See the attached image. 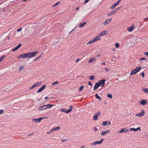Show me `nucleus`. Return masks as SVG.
Segmentation results:
<instances>
[{"mask_svg":"<svg viewBox=\"0 0 148 148\" xmlns=\"http://www.w3.org/2000/svg\"><path fill=\"white\" fill-rule=\"evenodd\" d=\"M141 69V67L140 66L136 67L135 69L132 71L130 73V75H132L136 74Z\"/></svg>","mask_w":148,"mask_h":148,"instance_id":"nucleus-1","label":"nucleus"},{"mask_svg":"<svg viewBox=\"0 0 148 148\" xmlns=\"http://www.w3.org/2000/svg\"><path fill=\"white\" fill-rule=\"evenodd\" d=\"M38 52V51L36 52H29L28 53H27V57L29 58L33 57L35 56L37 53Z\"/></svg>","mask_w":148,"mask_h":148,"instance_id":"nucleus-2","label":"nucleus"},{"mask_svg":"<svg viewBox=\"0 0 148 148\" xmlns=\"http://www.w3.org/2000/svg\"><path fill=\"white\" fill-rule=\"evenodd\" d=\"M101 85H102V79L100 80L97 82L95 83L94 86V90H95L97 89Z\"/></svg>","mask_w":148,"mask_h":148,"instance_id":"nucleus-3","label":"nucleus"},{"mask_svg":"<svg viewBox=\"0 0 148 148\" xmlns=\"http://www.w3.org/2000/svg\"><path fill=\"white\" fill-rule=\"evenodd\" d=\"M41 84V82H38L29 88V90H31L36 87H38L40 86Z\"/></svg>","mask_w":148,"mask_h":148,"instance_id":"nucleus-4","label":"nucleus"},{"mask_svg":"<svg viewBox=\"0 0 148 148\" xmlns=\"http://www.w3.org/2000/svg\"><path fill=\"white\" fill-rule=\"evenodd\" d=\"M27 57V53H22L18 57H17V58L22 59L26 58Z\"/></svg>","mask_w":148,"mask_h":148,"instance_id":"nucleus-5","label":"nucleus"},{"mask_svg":"<svg viewBox=\"0 0 148 148\" xmlns=\"http://www.w3.org/2000/svg\"><path fill=\"white\" fill-rule=\"evenodd\" d=\"M100 113L101 112L100 111L96 113L93 116V119L95 121L97 120L98 118V116H99Z\"/></svg>","mask_w":148,"mask_h":148,"instance_id":"nucleus-6","label":"nucleus"},{"mask_svg":"<svg viewBox=\"0 0 148 148\" xmlns=\"http://www.w3.org/2000/svg\"><path fill=\"white\" fill-rule=\"evenodd\" d=\"M102 143V139H100V141H97L95 142L92 143H91V145H96L97 144H101Z\"/></svg>","mask_w":148,"mask_h":148,"instance_id":"nucleus-7","label":"nucleus"},{"mask_svg":"<svg viewBox=\"0 0 148 148\" xmlns=\"http://www.w3.org/2000/svg\"><path fill=\"white\" fill-rule=\"evenodd\" d=\"M47 108V107L46 106V105H44L43 106H41L40 107L38 110L39 111L42 110H45Z\"/></svg>","mask_w":148,"mask_h":148,"instance_id":"nucleus-8","label":"nucleus"},{"mask_svg":"<svg viewBox=\"0 0 148 148\" xmlns=\"http://www.w3.org/2000/svg\"><path fill=\"white\" fill-rule=\"evenodd\" d=\"M22 45V44L21 43L18 44L17 46L16 47H15L14 49H13L12 50V51H14L17 50Z\"/></svg>","mask_w":148,"mask_h":148,"instance_id":"nucleus-9","label":"nucleus"},{"mask_svg":"<svg viewBox=\"0 0 148 148\" xmlns=\"http://www.w3.org/2000/svg\"><path fill=\"white\" fill-rule=\"evenodd\" d=\"M46 87V85H44L42 86L39 90L37 91V92L39 93L42 91Z\"/></svg>","mask_w":148,"mask_h":148,"instance_id":"nucleus-10","label":"nucleus"},{"mask_svg":"<svg viewBox=\"0 0 148 148\" xmlns=\"http://www.w3.org/2000/svg\"><path fill=\"white\" fill-rule=\"evenodd\" d=\"M145 114V111L144 110H141V112L138 114H136V115L137 116H143Z\"/></svg>","mask_w":148,"mask_h":148,"instance_id":"nucleus-11","label":"nucleus"},{"mask_svg":"<svg viewBox=\"0 0 148 148\" xmlns=\"http://www.w3.org/2000/svg\"><path fill=\"white\" fill-rule=\"evenodd\" d=\"M112 20V18H110V19H108L107 20H106V21H104L103 23V24L104 25H106L107 24L109 23Z\"/></svg>","mask_w":148,"mask_h":148,"instance_id":"nucleus-12","label":"nucleus"},{"mask_svg":"<svg viewBox=\"0 0 148 148\" xmlns=\"http://www.w3.org/2000/svg\"><path fill=\"white\" fill-rule=\"evenodd\" d=\"M140 103L143 105H145L147 103V101L145 100H142L140 102Z\"/></svg>","mask_w":148,"mask_h":148,"instance_id":"nucleus-13","label":"nucleus"},{"mask_svg":"<svg viewBox=\"0 0 148 148\" xmlns=\"http://www.w3.org/2000/svg\"><path fill=\"white\" fill-rule=\"evenodd\" d=\"M109 31V29H108L107 30L102 31V36L103 35H105L107 34L108 33Z\"/></svg>","mask_w":148,"mask_h":148,"instance_id":"nucleus-14","label":"nucleus"},{"mask_svg":"<svg viewBox=\"0 0 148 148\" xmlns=\"http://www.w3.org/2000/svg\"><path fill=\"white\" fill-rule=\"evenodd\" d=\"M110 132V130H108L106 131H102V136L105 135L106 133H109Z\"/></svg>","mask_w":148,"mask_h":148,"instance_id":"nucleus-15","label":"nucleus"},{"mask_svg":"<svg viewBox=\"0 0 148 148\" xmlns=\"http://www.w3.org/2000/svg\"><path fill=\"white\" fill-rule=\"evenodd\" d=\"M118 5L116 2L114 4H113L110 8V9H113L115 7Z\"/></svg>","mask_w":148,"mask_h":148,"instance_id":"nucleus-16","label":"nucleus"},{"mask_svg":"<svg viewBox=\"0 0 148 148\" xmlns=\"http://www.w3.org/2000/svg\"><path fill=\"white\" fill-rule=\"evenodd\" d=\"M73 107L72 106H70L69 107L68 110H67V111H66V112H71V111L73 110Z\"/></svg>","mask_w":148,"mask_h":148,"instance_id":"nucleus-17","label":"nucleus"},{"mask_svg":"<svg viewBox=\"0 0 148 148\" xmlns=\"http://www.w3.org/2000/svg\"><path fill=\"white\" fill-rule=\"evenodd\" d=\"M126 128H122L121 130H120L118 133H121L122 132H125V130L126 129Z\"/></svg>","mask_w":148,"mask_h":148,"instance_id":"nucleus-18","label":"nucleus"},{"mask_svg":"<svg viewBox=\"0 0 148 148\" xmlns=\"http://www.w3.org/2000/svg\"><path fill=\"white\" fill-rule=\"evenodd\" d=\"M60 127H56L52 129V131L54 132V131L58 130L60 129Z\"/></svg>","mask_w":148,"mask_h":148,"instance_id":"nucleus-19","label":"nucleus"},{"mask_svg":"<svg viewBox=\"0 0 148 148\" xmlns=\"http://www.w3.org/2000/svg\"><path fill=\"white\" fill-rule=\"evenodd\" d=\"M95 96L96 99H99L100 101H101V98L97 94H96L95 95Z\"/></svg>","mask_w":148,"mask_h":148,"instance_id":"nucleus-20","label":"nucleus"},{"mask_svg":"<svg viewBox=\"0 0 148 148\" xmlns=\"http://www.w3.org/2000/svg\"><path fill=\"white\" fill-rule=\"evenodd\" d=\"M101 38H100V36H98L96 37L95 38H94V40H95V42L96 41L99 40H101Z\"/></svg>","mask_w":148,"mask_h":148,"instance_id":"nucleus-21","label":"nucleus"},{"mask_svg":"<svg viewBox=\"0 0 148 148\" xmlns=\"http://www.w3.org/2000/svg\"><path fill=\"white\" fill-rule=\"evenodd\" d=\"M142 90L148 94V88H142Z\"/></svg>","mask_w":148,"mask_h":148,"instance_id":"nucleus-22","label":"nucleus"},{"mask_svg":"<svg viewBox=\"0 0 148 148\" xmlns=\"http://www.w3.org/2000/svg\"><path fill=\"white\" fill-rule=\"evenodd\" d=\"M95 75H92L89 78V79L93 80L95 79Z\"/></svg>","mask_w":148,"mask_h":148,"instance_id":"nucleus-23","label":"nucleus"},{"mask_svg":"<svg viewBox=\"0 0 148 148\" xmlns=\"http://www.w3.org/2000/svg\"><path fill=\"white\" fill-rule=\"evenodd\" d=\"M44 119V117H40V118L37 119L36 120H37V122H40L41 121Z\"/></svg>","mask_w":148,"mask_h":148,"instance_id":"nucleus-24","label":"nucleus"},{"mask_svg":"<svg viewBox=\"0 0 148 148\" xmlns=\"http://www.w3.org/2000/svg\"><path fill=\"white\" fill-rule=\"evenodd\" d=\"M61 110L62 112H65L66 114L69 113V112H66V111H67V110H66L65 108H62Z\"/></svg>","mask_w":148,"mask_h":148,"instance_id":"nucleus-25","label":"nucleus"},{"mask_svg":"<svg viewBox=\"0 0 148 148\" xmlns=\"http://www.w3.org/2000/svg\"><path fill=\"white\" fill-rule=\"evenodd\" d=\"M53 106V104H47L46 105V106L47 108H51Z\"/></svg>","mask_w":148,"mask_h":148,"instance_id":"nucleus-26","label":"nucleus"},{"mask_svg":"<svg viewBox=\"0 0 148 148\" xmlns=\"http://www.w3.org/2000/svg\"><path fill=\"white\" fill-rule=\"evenodd\" d=\"M42 54H43V53L41 54L39 56L36 58H35V59L34 60V61H36L38 60L41 57V56H42Z\"/></svg>","mask_w":148,"mask_h":148,"instance_id":"nucleus-27","label":"nucleus"},{"mask_svg":"<svg viewBox=\"0 0 148 148\" xmlns=\"http://www.w3.org/2000/svg\"><path fill=\"white\" fill-rule=\"evenodd\" d=\"M95 42V40H94V39L91 40L87 44H92V43H93L94 42Z\"/></svg>","mask_w":148,"mask_h":148,"instance_id":"nucleus-28","label":"nucleus"},{"mask_svg":"<svg viewBox=\"0 0 148 148\" xmlns=\"http://www.w3.org/2000/svg\"><path fill=\"white\" fill-rule=\"evenodd\" d=\"M129 130H131V131H134V132H136L137 131V130H136V128H130L129 129Z\"/></svg>","mask_w":148,"mask_h":148,"instance_id":"nucleus-29","label":"nucleus"},{"mask_svg":"<svg viewBox=\"0 0 148 148\" xmlns=\"http://www.w3.org/2000/svg\"><path fill=\"white\" fill-rule=\"evenodd\" d=\"M108 124V121H104L102 123V125H106Z\"/></svg>","mask_w":148,"mask_h":148,"instance_id":"nucleus-30","label":"nucleus"},{"mask_svg":"<svg viewBox=\"0 0 148 148\" xmlns=\"http://www.w3.org/2000/svg\"><path fill=\"white\" fill-rule=\"evenodd\" d=\"M84 88V86H81L79 88V91L81 92L83 90Z\"/></svg>","mask_w":148,"mask_h":148,"instance_id":"nucleus-31","label":"nucleus"},{"mask_svg":"<svg viewBox=\"0 0 148 148\" xmlns=\"http://www.w3.org/2000/svg\"><path fill=\"white\" fill-rule=\"evenodd\" d=\"M24 68V66L23 65L21 66L19 69V70L20 71H21Z\"/></svg>","mask_w":148,"mask_h":148,"instance_id":"nucleus-32","label":"nucleus"},{"mask_svg":"<svg viewBox=\"0 0 148 148\" xmlns=\"http://www.w3.org/2000/svg\"><path fill=\"white\" fill-rule=\"evenodd\" d=\"M106 81V80L105 79H102V87L104 86Z\"/></svg>","mask_w":148,"mask_h":148,"instance_id":"nucleus-33","label":"nucleus"},{"mask_svg":"<svg viewBox=\"0 0 148 148\" xmlns=\"http://www.w3.org/2000/svg\"><path fill=\"white\" fill-rule=\"evenodd\" d=\"M107 96L110 98H112V95L110 94H109L107 95Z\"/></svg>","mask_w":148,"mask_h":148,"instance_id":"nucleus-34","label":"nucleus"},{"mask_svg":"<svg viewBox=\"0 0 148 148\" xmlns=\"http://www.w3.org/2000/svg\"><path fill=\"white\" fill-rule=\"evenodd\" d=\"M115 47L116 48H118L119 47V44L118 43H116L115 44Z\"/></svg>","mask_w":148,"mask_h":148,"instance_id":"nucleus-35","label":"nucleus"},{"mask_svg":"<svg viewBox=\"0 0 148 148\" xmlns=\"http://www.w3.org/2000/svg\"><path fill=\"white\" fill-rule=\"evenodd\" d=\"M6 56L5 55H3L2 56L0 57L1 59L2 60L4 58H5Z\"/></svg>","mask_w":148,"mask_h":148,"instance_id":"nucleus-36","label":"nucleus"},{"mask_svg":"<svg viewBox=\"0 0 148 148\" xmlns=\"http://www.w3.org/2000/svg\"><path fill=\"white\" fill-rule=\"evenodd\" d=\"M6 56L5 55H3L2 56L0 57L1 59L2 60L4 58H5Z\"/></svg>","mask_w":148,"mask_h":148,"instance_id":"nucleus-37","label":"nucleus"},{"mask_svg":"<svg viewBox=\"0 0 148 148\" xmlns=\"http://www.w3.org/2000/svg\"><path fill=\"white\" fill-rule=\"evenodd\" d=\"M94 60V59H93L92 58H90L89 60L88 63H90L91 62H93V61Z\"/></svg>","mask_w":148,"mask_h":148,"instance_id":"nucleus-38","label":"nucleus"},{"mask_svg":"<svg viewBox=\"0 0 148 148\" xmlns=\"http://www.w3.org/2000/svg\"><path fill=\"white\" fill-rule=\"evenodd\" d=\"M84 25L83 23H81L80 25L78 26L79 27H83Z\"/></svg>","mask_w":148,"mask_h":148,"instance_id":"nucleus-39","label":"nucleus"},{"mask_svg":"<svg viewBox=\"0 0 148 148\" xmlns=\"http://www.w3.org/2000/svg\"><path fill=\"white\" fill-rule=\"evenodd\" d=\"M59 83V82L58 81L55 82H53L52 83V85H55V84H57L58 83Z\"/></svg>","mask_w":148,"mask_h":148,"instance_id":"nucleus-40","label":"nucleus"},{"mask_svg":"<svg viewBox=\"0 0 148 148\" xmlns=\"http://www.w3.org/2000/svg\"><path fill=\"white\" fill-rule=\"evenodd\" d=\"M134 29V28H127V29H128V31L130 32L132 31Z\"/></svg>","mask_w":148,"mask_h":148,"instance_id":"nucleus-41","label":"nucleus"},{"mask_svg":"<svg viewBox=\"0 0 148 148\" xmlns=\"http://www.w3.org/2000/svg\"><path fill=\"white\" fill-rule=\"evenodd\" d=\"M111 12H112L113 14H114L116 12V11L115 9L113 10L112 11H111Z\"/></svg>","mask_w":148,"mask_h":148,"instance_id":"nucleus-42","label":"nucleus"},{"mask_svg":"<svg viewBox=\"0 0 148 148\" xmlns=\"http://www.w3.org/2000/svg\"><path fill=\"white\" fill-rule=\"evenodd\" d=\"M53 131H52V129L50 130L49 132H48L47 133V134H50L53 132Z\"/></svg>","mask_w":148,"mask_h":148,"instance_id":"nucleus-43","label":"nucleus"},{"mask_svg":"<svg viewBox=\"0 0 148 148\" xmlns=\"http://www.w3.org/2000/svg\"><path fill=\"white\" fill-rule=\"evenodd\" d=\"M121 7H119L118 8H116V9H115L116 12L118 10H120L121 9Z\"/></svg>","mask_w":148,"mask_h":148,"instance_id":"nucleus-44","label":"nucleus"},{"mask_svg":"<svg viewBox=\"0 0 148 148\" xmlns=\"http://www.w3.org/2000/svg\"><path fill=\"white\" fill-rule=\"evenodd\" d=\"M141 74L143 77H144V76H145V73L143 72H142L141 73Z\"/></svg>","mask_w":148,"mask_h":148,"instance_id":"nucleus-45","label":"nucleus"},{"mask_svg":"<svg viewBox=\"0 0 148 148\" xmlns=\"http://www.w3.org/2000/svg\"><path fill=\"white\" fill-rule=\"evenodd\" d=\"M140 61H142L143 60H146V58H142L140 59Z\"/></svg>","mask_w":148,"mask_h":148,"instance_id":"nucleus-46","label":"nucleus"},{"mask_svg":"<svg viewBox=\"0 0 148 148\" xmlns=\"http://www.w3.org/2000/svg\"><path fill=\"white\" fill-rule=\"evenodd\" d=\"M89 1V0H85L84 3V4H86L87 3H88Z\"/></svg>","mask_w":148,"mask_h":148,"instance_id":"nucleus-47","label":"nucleus"},{"mask_svg":"<svg viewBox=\"0 0 148 148\" xmlns=\"http://www.w3.org/2000/svg\"><path fill=\"white\" fill-rule=\"evenodd\" d=\"M4 112V110H0V114L3 113Z\"/></svg>","mask_w":148,"mask_h":148,"instance_id":"nucleus-48","label":"nucleus"},{"mask_svg":"<svg viewBox=\"0 0 148 148\" xmlns=\"http://www.w3.org/2000/svg\"><path fill=\"white\" fill-rule=\"evenodd\" d=\"M75 28L73 29L69 33V34H71V33H73V31L75 30Z\"/></svg>","mask_w":148,"mask_h":148,"instance_id":"nucleus-49","label":"nucleus"},{"mask_svg":"<svg viewBox=\"0 0 148 148\" xmlns=\"http://www.w3.org/2000/svg\"><path fill=\"white\" fill-rule=\"evenodd\" d=\"M88 84L90 85V86H92V84L91 83V82L90 81H89L88 82Z\"/></svg>","mask_w":148,"mask_h":148,"instance_id":"nucleus-50","label":"nucleus"},{"mask_svg":"<svg viewBox=\"0 0 148 148\" xmlns=\"http://www.w3.org/2000/svg\"><path fill=\"white\" fill-rule=\"evenodd\" d=\"M138 130H139V131H140V127H138L136 128V130L137 131Z\"/></svg>","mask_w":148,"mask_h":148,"instance_id":"nucleus-51","label":"nucleus"},{"mask_svg":"<svg viewBox=\"0 0 148 148\" xmlns=\"http://www.w3.org/2000/svg\"><path fill=\"white\" fill-rule=\"evenodd\" d=\"M60 3V2H58L57 3H56V4H55V5H56V6L58 5Z\"/></svg>","mask_w":148,"mask_h":148,"instance_id":"nucleus-52","label":"nucleus"},{"mask_svg":"<svg viewBox=\"0 0 148 148\" xmlns=\"http://www.w3.org/2000/svg\"><path fill=\"white\" fill-rule=\"evenodd\" d=\"M112 14V12H109L108 14L107 15L108 16H110Z\"/></svg>","mask_w":148,"mask_h":148,"instance_id":"nucleus-53","label":"nucleus"},{"mask_svg":"<svg viewBox=\"0 0 148 148\" xmlns=\"http://www.w3.org/2000/svg\"><path fill=\"white\" fill-rule=\"evenodd\" d=\"M134 24H133L130 27H128V28H134Z\"/></svg>","mask_w":148,"mask_h":148,"instance_id":"nucleus-54","label":"nucleus"},{"mask_svg":"<svg viewBox=\"0 0 148 148\" xmlns=\"http://www.w3.org/2000/svg\"><path fill=\"white\" fill-rule=\"evenodd\" d=\"M81 59H79V58H78V59L76 60L75 61V62H77L80 60Z\"/></svg>","mask_w":148,"mask_h":148,"instance_id":"nucleus-55","label":"nucleus"},{"mask_svg":"<svg viewBox=\"0 0 148 148\" xmlns=\"http://www.w3.org/2000/svg\"><path fill=\"white\" fill-rule=\"evenodd\" d=\"M112 60L113 61H115L116 60V58L115 57H114L112 58Z\"/></svg>","mask_w":148,"mask_h":148,"instance_id":"nucleus-56","label":"nucleus"},{"mask_svg":"<svg viewBox=\"0 0 148 148\" xmlns=\"http://www.w3.org/2000/svg\"><path fill=\"white\" fill-rule=\"evenodd\" d=\"M144 55L148 56V52H145L144 53Z\"/></svg>","mask_w":148,"mask_h":148,"instance_id":"nucleus-57","label":"nucleus"},{"mask_svg":"<svg viewBox=\"0 0 148 148\" xmlns=\"http://www.w3.org/2000/svg\"><path fill=\"white\" fill-rule=\"evenodd\" d=\"M105 69L107 71H110V69L109 68H105Z\"/></svg>","mask_w":148,"mask_h":148,"instance_id":"nucleus-58","label":"nucleus"},{"mask_svg":"<svg viewBox=\"0 0 148 148\" xmlns=\"http://www.w3.org/2000/svg\"><path fill=\"white\" fill-rule=\"evenodd\" d=\"M129 131V130H128V129H127V128L125 130V132H126V133H127V132Z\"/></svg>","mask_w":148,"mask_h":148,"instance_id":"nucleus-59","label":"nucleus"},{"mask_svg":"<svg viewBox=\"0 0 148 148\" xmlns=\"http://www.w3.org/2000/svg\"><path fill=\"white\" fill-rule=\"evenodd\" d=\"M22 29V28H19V29H17V31L18 32H20L21 30Z\"/></svg>","mask_w":148,"mask_h":148,"instance_id":"nucleus-60","label":"nucleus"},{"mask_svg":"<svg viewBox=\"0 0 148 148\" xmlns=\"http://www.w3.org/2000/svg\"><path fill=\"white\" fill-rule=\"evenodd\" d=\"M121 1V0H119L118 1L116 2L119 5L120 2Z\"/></svg>","mask_w":148,"mask_h":148,"instance_id":"nucleus-61","label":"nucleus"},{"mask_svg":"<svg viewBox=\"0 0 148 148\" xmlns=\"http://www.w3.org/2000/svg\"><path fill=\"white\" fill-rule=\"evenodd\" d=\"M37 119H32V120H34L35 122H37V120H36Z\"/></svg>","mask_w":148,"mask_h":148,"instance_id":"nucleus-62","label":"nucleus"},{"mask_svg":"<svg viewBox=\"0 0 148 148\" xmlns=\"http://www.w3.org/2000/svg\"><path fill=\"white\" fill-rule=\"evenodd\" d=\"M97 130V129L96 127H95L94 128V130L95 131H96Z\"/></svg>","mask_w":148,"mask_h":148,"instance_id":"nucleus-63","label":"nucleus"},{"mask_svg":"<svg viewBox=\"0 0 148 148\" xmlns=\"http://www.w3.org/2000/svg\"><path fill=\"white\" fill-rule=\"evenodd\" d=\"M49 98V97H45V100H47V99Z\"/></svg>","mask_w":148,"mask_h":148,"instance_id":"nucleus-64","label":"nucleus"}]
</instances>
